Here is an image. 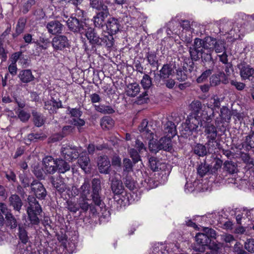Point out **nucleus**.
Listing matches in <instances>:
<instances>
[{
    "label": "nucleus",
    "mask_w": 254,
    "mask_h": 254,
    "mask_svg": "<svg viewBox=\"0 0 254 254\" xmlns=\"http://www.w3.org/2000/svg\"><path fill=\"white\" fill-rule=\"evenodd\" d=\"M109 15V11H98L93 17V22L97 27H102L105 24V19Z\"/></svg>",
    "instance_id": "412c9836"
},
{
    "label": "nucleus",
    "mask_w": 254,
    "mask_h": 254,
    "mask_svg": "<svg viewBox=\"0 0 254 254\" xmlns=\"http://www.w3.org/2000/svg\"><path fill=\"white\" fill-rule=\"evenodd\" d=\"M32 191L39 199H44L46 195L47 191L43 184L39 181H34L31 184Z\"/></svg>",
    "instance_id": "dca6fc26"
},
{
    "label": "nucleus",
    "mask_w": 254,
    "mask_h": 254,
    "mask_svg": "<svg viewBox=\"0 0 254 254\" xmlns=\"http://www.w3.org/2000/svg\"><path fill=\"white\" fill-rule=\"evenodd\" d=\"M57 171L59 173L64 174L70 169V165L61 158L57 159Z\"/></svg>",
    "instance_id": "c756f323"
},
{
    "label": "nucleus",
    "mask_w": 254,
    "mask_h": 254,
    "mask_svg": "<svg viewBox=\"0 0 254 254\" xmlns=\"http://www.w3.org/2000/svg\"><path fill=\"white\" fill-rule=\"evenodd\" d=\"M27 199L29 204L27 208L28 219L32 225H38L40 219L38 215L41 213L42 208L34 197L29 196Z\"/></svg>",
    "instance_id": "423d86ee"
},
{
    "label": "nucleus",
    "mask_w": 254,
    "mask_h": 254,
    "mask_svg": "<svg viewBox=\"0 0 254 254\" xmlns=\"http://www.w3.org/2000/svg\"><path fill=\"white\" fill-rule=\"evenodd\" d=\"M92 190L91 194L92 200L95 205L101 206L102 205V200L101 199L100 192L101 190V181L99 179L94 178L92 181Z\"/></svg>",
    "instance_id": "9b49d317"
},
{
    "label": "nucleus",
    "mask_w": 254,
    "mask_h": 254,
    "mask_svg": "<svg viewBox=\"0 0 254 254\" xmlns=\"http://www.w3.org/2000/svg\"><path fill=\"white\" fill-rule=\"evenodd\" d=\"M206 122L207 123L204 127V135L207 139L205 145L207 146L208 151L212 152L219 145V143L216 140L218 132L216 127L213 124L208 122Z\"/></svg>",
    "instance_id": "20e7f679"
},
{
    "label": "nucleus",
    "mask_w": 254,
    "mask_h": 254,
    "mask_svg": "<svg viewBox=\"0 0 254 254\" xmlns=\"http://www.w3.org/2000/svg\"><path fill=\"white\" fill-rule=\"evenodd\" d=\"M106 27L108 31V33L113 35L119 30L120 25L117 19L111 17L108 19Z\"/></svg>",
    "instance_id": "b1692460"
},
{
    "label": "nucleus",
    "mask_w": 254,
    "mask_h": 254,
    "mask_svg": "<svg viewBox=\"0 0 254 254\" xmlns=\"http://www.w3.org/2000/svg\"><path fill=\"white\" fill-rule=\"evenodd\" d=\"M231 111L226 107L223 106L220 110V114L222 120L225 121H229L232 116Z\"/></svg>",
    "instance_id": "37998d69"
},
{
    "label": "nucleus",
    "mask_w": 254,
    "mask_h": 254,
    "mask_svg": "<svg viewBox=\"0 0 254 254\" xmlns=\"http://www.w3.org/2000/svg\"><path fill=\"white\" fill-rule=\"evenodd\" d=\"M224 168L227 171L231 174H234L237 172V166L232 161H226L224 163Z\"/></svg>",
    "instance_id": "8fccbe9b"
},
{
    "label": "nucleus",
    "mask_w": 254,
    "mask_h": 254,
    "mask_svg": "<svg viewBox=\"0 0 254 254\" xmlns=\"http://www.w3.org/2000/svg\"><path fill=\"white\" fill-rule=\"evenodd\" d=\"M111 189L113 192L116 194L123 192L124 186L121 180L115 177L111 180Z\"/></svg>",
    "instance_id": "cd10ccee"
},
{
    "label": "nucleus",
    "mask_w": 254,
    "mask_h": 254,
    "mask_svg": "<svg viewBox=\"0 0 254 254\" xmlns=\"http://www.w3.org/2000/svg\"><path fill=\"white\" fill-rule=\"evenodd\" d=\"M110 166V161L107 156H100L98 158V167L101 173L108 174Z\"/></svg>",
    "instance_id": "a211bd4d"
},
{
    "label": "nucleus",
    "mask_w": 254,
    "mask_h": 254,
    "mask_svg": "<svg viewBox=\"0 0 254 254\" xmlns=\"http://www.w3.org/2000/svg\"><path fill=\"white\" fill-rule=\"evenodd\" d=\"M176 77L179 81H184L187 79V75L182 69H179L177 70Z\"/></svg>",
    "instance_id": "338daca9"
},
{
    "label": "nucleus",
    "mask_w": 254,
    "mask_h": 254,
    "mask_svg": "<svg viewBox=\"0 0 254 254\" xmlns=\"http://www.w3.org/2000/svg\"><path fill=\"white\" fill-rule=\"evenodd\" d=\"M26 20L24 19H19L16 26V30L18 33H22L25 28Z\"/></svg>",
    "instance_id": "13d9d810"
},
{
    "label": "nucleus",
    "mask_w": 254,
    "mask_h": 254,
    "mask_svg": "<svg viewBox=\"0 0 254 254\" xmlns=\"http://www.w3.org/2000/svg\"><path fill=\"white\" fill-rule=\"evenodd\" d=\"M68 111H69V114L70 115V117L73 118H79L82 115V112L79 109L77 108H70L68 107Z\"/></svg>",
    "instance_id": "bf43d9fd"
},
{
    "label": "nucleus",
    "mask_w": 254,
    "mask_h": 254,
    "mask_svg": "<svg viewBox=\"0 0 254 254\" xmlns=\"http://www.w3.org/2000/svg\"><path fill=\"white\" fill-rule=\"evenodd\" d=\"M221 80L225 84L228 82V80L225 78V74L223 72H219L217 74L212 75L210 78V84L212 86H216L220 83Z\"/></svg>",
    "instance_id": "bb28decb"
},
{
    "label": "nucleus",
    "mask_w": 254,
    "mask_h": 254,
    "mask_svg": "<svg viewBox=\"0 0 254 254\" xmlns=\"http://www.w3.org/2000/svg\"><path fill=\"white\" fill-rule=\"evenodd\" d=\"M89 200L87 197L82 198V197H80L77 201L79 209L81 208L84 212L87 211L88 208L91 207L92 206L88 202V200Z\"/></svg>",
    "instance_id": "ea45409f"
},
{
    "label": "nucleus",
    "mask_w": 254,
    "mask_h": 254,
    "mask_svg": "<svg viewBox=\"0 0 254 254\" xmlns=\"http://www.w3.org/2000/svg\"><path fill=\"white\" fill-rule=\"evenodd\" d=\"M49 33L53 35L60 33L63 30L62 24L57 20L49 22L46 25Z\"/></svg>",
    "instance_id": "5701e85b"
},
{
    "label": "nucleus",
    "mask_w": 254,
    "mask_h": 254,
    "mask_svg": "<svg viewBox=\"0 0 254 254\" xmlns=\"http://www.w3.org/2000/svg\"><path fill=\"white\" fill-rule=\"evenodd\" d=\"M194 152L199 156H203L207 153L206 146L201 144H198L194 147Z\"/></svg>",
    "instance_id": "603ef678"
},
{
    "label": "nucleus",
    "mask_w": 254,
    "mask_h": 254,
    "mask_svg": "<svg viewBox=\"0 0 254 254\" xmlns=\"http://www.w3.org/2000/svg\"><path fill=\"white\" fill-rule=\"evenodd\" d=\"M140 84L144 89H148L152 85L151 78L147 74H145L141 80Z\"/></svg>",
    "instance_id": "49530a36"
},
{
    "label": "nucleus",
    "mask_w": 254,
    "mask_h": 254,
    "mask_svg": "<svg viewBox=\"0 0 254 254\" xmlns=\"http://www.w3.org/2000/svg\"><path fill=\"white\" fill-rule=\"evenodd\" d=\"M90 159L89 157L86 155H82L78 160V163L81 168L85 172H88L89 170Z\"/></svg>",
    "instance_id": "473e14b6"
},
{
    "label": "nucleus",
    "mask_w": 254,
    "mask_h": 254,
    "mask_svg": "<svg viewBox=\"0 0 254 254\" xmlns=\"http://www.w3.org/2000/svg\"><path fill=\"white\" fill-rule=\"evenodd\" d=\"M72 124L77 127L80 131V128L81 127L85 125V122L83 119L77 118H73L71 120Z\"/></svg>",
    "instance_id": "0e129e2a"
},
{
    "label": "nucleus",
    "mask_w": 254,
    "mask_h": 254,
    "mask_svg": "<svg viewBox=\"0 0 254 254\" xmlns=\"http://www.w3.org/2000/svg\"><path fill=\"white\" fill-rule=\"evenodd\" d=\"M6 223L7 226L11 229L17 227V222L15 217L10 213H7L5 215Z\"/></svg>",
    "instance_id": "79ce46f5"
},
{
    "label": "nucleus",
    "mask_w": 254,
    "mask_h": 254,
    "mask_svg": "<svg viewBox=\"0 0 254 254\" xmlns=\"http://www.w3.org/2000/svg\"><path fill=\"white\" fill-rule=\"evenodd\" d=\"M148 100V91H145L137 97L135 102L137 104H142L147 103Z\"/></svg>",
    "instance_id": "5fc2aeb1"
},
{
    "label": "nucleus",
    "mask_w": 254,
    "mask_h": 254,
    "mask_svg": "<svg viewBox=\"0 0 254 254\" xmlns=\"http://www.w3.org/2000/svg\"><path fill=\"white\" fill-rule=\"evenodd\" d=\"M140 90V88L138 83H129L126 88V93L128 96L133 97L139 93Z\"/></svg>",
    "instance_id": "393cba45"
},
{
    "label": "nucleus",
    "mask_w": 254,
    "mask_h": 254,
    "mask_svg": "<svg viewBox=\"0 0 254 254\" xmlns=\"http://www.w3.org/2000/svg\"><path fill=\"white\" fill-rule=\"evenodd\" d=\"M18 235L20 240L21 241L22 244H26L28 241V237L27 233L22 226H19V233Z\"/></svg>",
    "instance_id": "3c124183"
},
{
    "label": "nucleus",
    "mask_w": 254,
    "mask_h": 254,
    "mask_svg": "<svg viewBox=\"0 0 254 254\" xmlns=\"http://www.w3.org/2000/svg\"><path fill=\"white\" fill-rule=\"evenodd\" d=\"M138 130L143 137L149 140L148 146L151 152L156 153L160 150L168 148V146H163V144H160V140L157 142L153 140L154 128L151 124H148L146 120L142 121L138 127Z\"/></svg>",
    "instance_id": "f03ea898"
},
{
    "label": "nucleus",
    "mask_w": 254,
    "mask_h": 254,
    "mask_svg": "<svg viewBox=\"0 0 254 254\" xmlns=\"http://www.w3.org/2000/svg\"><path fill=\"white\" fill-rule=\"evenodd\" d=\"M214 50L217 53L226 51L225 42L223 40H217L211 37L201 39L196 38L193 44L189 48V53L192 60L198 61L200 58L203 62H212L214 64L212 53Z\"/></svg>",
    "instance_id": "f257e3e1"
},
{
    "label": "nucleus",
    "mask_w": 254,
    "mask_h": 254,
    "mask_svg": "<svg viewBox=\"0 0 254 254\" xmlns=\"http://www.w3.org/2000/svg\"><path fill=\"white\" fill-rule=\"evenodd\" d=\"M10 204L14 209L19 211L22 205L21 200L19 196L16 194H12L9 198Z\"/></svg>",
    "instance_id": "2f4dec72"
},
{
    "label": "nucleus",
    "mask_w": 254,
    "mask_h": 254,
    "mask_svg": "<svg viewBox=\"0 0 254 254\" xmlns=\"http://www.w3.org/2000/svg\"><path fill=\"white\" fill-rule=\"evenodd\" d=\"M82 152L81 147L66 145L61 149L62 155L64 158L68 161L76 159Z\"/></svg>",
    "instance_id": "9d476101"
},
{
    "label": "nucleus",
    "mask_w": 254,
    "mask_h": 254,
    "mask_svg": "<svg viewBox=\"0 0 254 254\" xmlns=\"http://www.w3.org/2000/svg\"><path fill=\"white\" fill-rule=\"evenodd\" d=\"M66 23L68 28L74 32L83 33L85 29L87 27L84 23L76 17L71 16L66 21Z\"/></svg>",
    "instance_id": "f8f14e48"
},
{
    "label": "nucleus",
    "mask_w": 254,
    "mask_h": 254,
    "mask_svg": "<svg viewBox=\"0 0 254 254\" xmlns=\"http://www.w3.org/2000/svg\"><path fill=\"white\" fill-rule=\"evenodd\" d=\"M241 158L248 169L253 168V170H254V160L249 154L242 153L241 155Z\"/></svg>",
    "instance_id": "c9c22d12"
},
{
    "label": "nucleus",
    "mask_w": 254,
    "mask_h": 254,
    "mask_svg": "<svg viewBox=\"0 0 254 254\" xmlns=\"http://www.w3.org/2000/svg\"><path fill=\"white\" fill-rule=\"evenodd\" d=\"M190 106L191 109L195 115V117L201 118V115L199 116V114L200 113V111L202 112L203 110H202L201 103L198 100L193 101L190 104Z\"/></svg>",
    "instance_id": "4c0bfd02"
},
{
    "label": "nucleus",
    "mask_w": 254,
    "mask_h": 254,
    "mask_svg": "<svg viewBox=\"0 0 254 254\" xmlns=\"http://www.w3.org/2000/svg\"><path fill=\"white\" fill-rule=\"evenodd\" d=\"M245 248L248 252L254 253V240H247L245 243Z\"/></svg>",
    "instance_id": "680f3d73"
},
{
    "label": "nucleus",
    "mask_w": 254,
    "mask_h": 254,
    "mask_svg": "<svg viewBox=\"0 0 254 254\" xmlns=\"http://www.w3.org/2000/svg\"><path fill=\"white\" fill-rule=\"evenodd\" d=\"M238 24H241L242 26L244 27L249 19L251 18L254 20V13L249 15L244 13H240L238 15Z\"/></svg>",
    "instance_id": "a19ab883"
},
{
    "label": "nucleus",
    "mask_w": 254,
    "mask_h": 254,
    "mask_svg": "<svg viewBox=\"0 0 254 254\" xmlns=\"http://www.w3.org/2000/svg\"><path fill=\"white\" fill-rule=\"evenodd\" d=\"M212 69H209L206 70L201 74V75L199 77H198L197 78V79H196L197 82L198 83L202 82L204 80L206 79L207 77L212 73Z\"/></svg>",
    "instance_id": "69168bd1"
},
{
    "label": "nucleus",
    "mask_w": 254,
    "mask_h": 254,
    "mask_svg": "<svg viewBox=\"0 0 254 254\" xmlns=\"http://www.w3.org/2000/svg\"><path fill=\"white\" fill-rule=\"evenodd\" d=\"M95 109L97 111L104 114H111L115 112L112 106L103 104L95 106Z\"/></svg>",
    "instance_id": "58836bf2"
},
{
    "label": "nucleus",
    "mask_w": 254,
    "mask_h": 254,
    "mask_svg": "<svg viewBox=\"0 0 254 254\" xmlns=\"http://www.w3.org/2000/svg\"><path fill=\"white\" fill-rule=\"evenodd\" d=\"M84 30L85 31V35L92 46L95 47L101 45V38L94 29L91 27H87V28H85Z\"/></svg>",
    "instance_id": "2eb2a0df"
},
{
    "label": "nucleus",
    "mask_w": 254,
    "mask_h": 254,
    "mask_svg": "<svg viewBox=\"0 0 254 254\" xmlns=\"http://www.w3.org/2000/svg\"><path fill=\"white\" fill-rule=\"evenodd\" d=\"M149 163L150 168L153 171H158L159 169H161V167H159L160 165L159 162L155 157H150L149 159Z\"/></svg>",
    "instance_id": "09e8293b"
},
{
    "label": "nucleus",
    "mask_w": 254,
    "mask_h": 254,
    "mask_svg": "<svg viewBox=\"0 0 254 254\" xmlns=\"http://www.w3.org/2000/svg\"><path fill=\"white\" fill-rule=\"evenodd\" d=\"M177 131L175 124L171 121H168L164 125L163 130L164 136L160 139V143L163 146L169 147L167 149H163L165 151L171 152L172 150V138L176 134Z\"/></svg>",
    "instance_id": "39448f33"
},
{
    "label": "nucleus",
    "mask_w": 254,
    "mask_h": 254,
    "mask_svg": "<svg viewBox=\"0 0 254 254\" xmlns=\"http://www.w3.org/2000/svg\"><path fill=\"white\" fill-rule=\"evenodd\" d=\"M197 25L195 22H190L188 20H183L181 23L183 30L178 35L187 43H190L191 41V35L194 32V27Z\"/></svg>",
    "instance_id": "1a4fd4ad"
},
{
    "label": "nucleus",
    "mask_w": 254,
    "mask_h": 254,
    "mask_svg": "<svg viewBox=\"0 0 254 254\" xmlns=\"http://www.w3.org/2000/svg\"><path fill=\"white\" fill-rule=\"evenodd\" d=\"M219 28L222 34H228V38L236 40L240 38L241 35L244 33L245 27L241 24H238V19L235 24L231 21L223 19L220 21Z\"/></svg>",
    "instance_id": "7ed1b4c3"
},
{
    "label": "nucleus",
    "mask_w": 254,
    "mask_h": 254,
    "mask_svg": "<svg viewBox=\"0 0 254 254\" xmlns=\"http://www.w3.org/2000/svg\"><path fill=\"white\" fill-rule=\"evenodd\" d=\"M90 194V181L89 179H85L84 183L79 188L80 197L86 198Z\"/></svg>",
    "instance_id": "a878e982"
},
{
    "label": "nucleus",
    "mask_w": 254,
    "mask_h": 254,
    "mask_svg": "<svg viewBox=\"0 0 254 254\" xmlns=\"http://www.w3.org/2000/svg\"><path fill=\"white\" fill-rule=\"evenodd\" d=\"M220 99L217 96L215 95L207 100L205 105L210 109V112H208L205 109L202 110V118L203 121L211 122L214 117V108H219L220 106Z\"/></svg>",
    "instance_id": "6e6552de"
},
{
    "label": "nucleus",
    "mask_w": 254,
    "mask_h": 254,
    "mask_svg": "<svg viewBox=\"0 0 254 254\" xmlns=\"http://www.w3.org/2000/svg\"><path fill=\"white\" fill-rule=\"evenodd\" d=\"M68 45L67 37L60 35L55 37L52 40V46L57 50H62Z\"/></svg>",
    "instance_id": "f3484780"
},
{
    "label": "nucleus",
    "mask_w": 254,
    "mask_h": 254,
    "mask_svg": "<svg viewBox=\"0 0 254 254\" xmlns=\"http://www.w3.org/2000/svg\"><path fill=\"white\" fill-rule=\"evenodd\" d=\"M208 171V167L205 164H201L197 168V172L201 177L204 176Z\"/></svg>",
    "instance_id": "e2e57ef3"
},
{
    "label": "nucleus",
    "mask_w": 254,
    "mask_h": 254,
    "mask_svg": "<svg viewBox=\"0 0 254 254\" xmlns=\"http://www.w3.org/2000/svg\"><path fill=\"white\" fill-rule=\"evenodd\" d=\"M67 209L71 212H76L78 210H79V206L78 204H76L74 202L72 201H68L67 202Z\"/></svg>",
    "instance_id": "774afa93"
},
{
    "label": "nucleus",
    "mask_w": 254,
    "mask_h": 254,
    "mask_svg": "<svg viewBox=\"0 0 254 254\" xmlns=\"http://www.w3.org/2000/svg\"><path fill=\"white\" fill-rule=\"evenodd\" d=\"M124 173L130 172L132 170V164L130 159L125 158L123 160Z\"/></svg>",
    "instance_id": "6e6d98bb"
},
{
    "label": "nucleus",
    "mask_w": 254,
    "mask_h": 254,
    "mask_svg": "<svg viewBox=\"0 0 254 254\" xmlns=\"http://www.w3.org/2000/svg\"><path fill=\"white\" fill-rule=\"evenodd\" d=\"M174 66L171 64H164L159 71L160 74L157 75L155 74L154 80L159 82L161 79L165 80L169 78L174 72Z\"/></svg>",
    "instance_id": "4468645a"
},
{
    "label": "nucleus",
    "mask_w": 254,
    "mask_h": 254,
    "mask_svg": "<svg viewBox=\"0 0 254 254\" xmlns=\"http://www.w3.org/2000/svg\"><path fill=\"white\" fill-rule=\"evenodd\" d=\"M43 171L48 174H54L57 171V159L48 156L43 159Z\"/></svg>",
    "instance_id": "ddd939ff"
},
{
    "label": "nucleus",
    "mask_w": 254,
    "mask_h": 254,
    "mask_svg": "<svg viewBox=\"0 0 254 254\" xmlns=\"http://www.w3.org/2000/svg\"><path fill=\"white\" fill-rule=\"evenodd\" d=\"M242 147L246 150L254 148V132H250L245 137L242 143Z\"/></svg>",
    "instance_id": "c85d7f7f"
},
{
    "label": "nucleus",
    "mask_w": 254,
    "mask_h": 254,
    "mask_svg": "<svg viewBox=\"0 0 254 254\" xmlns=\"http://www.w3.org/2000/svg\"><path fill=\"white\" fill-rule=\"evenodd\" d=\"M15 254H31V249L26 244H19L15 251Z\"/></svg>",
    "instance_id": "de8ad7c7"
},
{
    "label": "nucleus",
    "mask_w": 254,
    "mask_h": 254,
    "mask_svg": "<svg viewBox=\"0 0 254 254\" xmlns=\"http://www.w3.org/2000/svg\"><path fill=\"white\" fill-rule=\"evenodd\" d=\"M33 117V121L36 126L40 127L44 124L45 119L41 114L33 111L32 112Z\"/></svg>",
    "instance_id": "e433bc0d"
},
{
    "label": "nucleus",
    "mask_w": 254,
    "mask_h": 254,
    "mask_svg": "<svg viewBox=\"0 0 254 254\" xmlns=\"http://www.w3.org/2000/svg\"><path fill=\"white\" fill-rule=\"evenodd\" d=\"M240 75L243 79H250L254 73V69L246 64H241L238 65Z\"/></svg>",
    "instance_id": "aec40b11"
},
{
    "label": "nucleus",
    "mask_w": 254,
    "mask_h": 254,
    "mask_svg": "<svg viewBox=\"0 0 254 254\" xmlns=\"http://www.w3.org/2000/svg\"><path fill=\"white\" fill-rule=\"evenodd\" d=\"M146 58L147 59L148 63L152 67L158 65V61L156 55L153 52H149L147 54Z\"/></svg>",
    "instance_id": "c03bdc74"
},
{
    "label": "nucleus",
    "mask_w": 254,
    "mask_h": 254,
    "mask_svg": "<svg viewBox=\"0 0 254 254\" xmlns=\"http://www.w3.org/2000/svg\"><path fill=\"white\" fill-rule=\"evenodd\" d=\"M30 117V114L23 110H20L18 112V117L23 122H27Z\"/></svg>",
    "instance_id": "4d7b16f0"
},
{
    "label": "nucleus",
    "mask_w": 254,
    "mask_h": 254,
    "mask_svg": "<svg viewBox=\"0 0 254 254\" xmlns=\"http://www.w3.org/2000/svg\"><path fill=\"white\" fill-rule=\"evenodd\" d=\"M203 233H199L195 236V241L197 244L201 246V248H196V251L203 252V247L207 246L210 243L212 238H216V233L214 230L208 227L204 228Z\"/></svg>",
    "instance_id": "0eeeda50"
},
{
    "label": "nucleus",
    "mask_w": 254,
    "mask_h": 254,
    "mask_svg": "<svg viewBox=\"0 0 254 254\" xmlns=\"http://www.w3.org/2000/svg\"><path fill=\"white\" fill-rule=\"evenodd\" d=\"M19 77L23 83H28L34 80V77L30 69L21 71L19 74Z\"/></svg>",
    "instance_id": "7c9ffc66"
},
{
    "label": "nucleus",
    "mask_w": 254,
    "mask_h": 254,
    "mask_svg": "<svg viewBox=\"0 0 254 254\" xmlns=\"http://www.w3.org/2000/svg\"><path fill=\"white\" fill-rule=\"evenodd\" d=\"M129 153L130 157L132 158L134 163L138 162L140 160V156L138 152L135 149H130Z\"/></svg>",
    "instance_id": "052dcab7"
},
{
    "label": "nucleus",
    "mask_w": 254,
    "mask_h": 254,
    "mask_svg": "<svg viewBox=\"0 0 254 254\" xmlns=\"http://www.w3.org/2000/svg\"><path fill=\"white\" fill-rule=\"evenodd\" d=\"M52 184L54 188L60 192H63L66 190V185L64 183V179L62 178H57L52 181Z\"/></svg>",
    "instance_id": "72a5a7b5"
},
{
    "label": "nucleus",
    "mask_w": 254,
    "mask_h": 254,
    "mask_svg": "<svg viewBox=\"0 0 254 254\" xmlns=\"http://www.w3.org/2000/svg\"><path fill=\"white\" fill-rule=\"evenodd\" d=\"M124 181L126 186L130 190H133L136 187V183L129 176H127Z\"/></svg>",
    "instance_id": "864d4df0"
},
{
    "label": "nucleus",
    "mask_w": 254,
    "mask_h": 254,
    "mask_svg": "<svg viewBox=\"0 0 254 254\" xmlns=\"http://www.w3.org/2000/svg\"><path fill=\"white\" fill-rule=\"evenodd\" d=\"M202 122H205L202 118V113H201V118L194 117L190 118L187 122V127L190 131H197L199 126H203Z\"/></svg>",
    "instance_id": "4be33fe9"
},
{
    "label": "nucleus",
    "mask_w": 254,
    "mask_h": 254,
    "mask_svg": "<svg viewBox=\"0 0 254 254\" xmlns=\"http://www.w3.org/2000/svg\"><path fill=\"white\" fill-rule=\"evenodd\" d=\"M101 126L104 129H110L114 125L113 120L109 117H106L101 120Z\"/></svg>",
    "instance_id": "a18cd8bd"
},
{
    "label": "nucleus",
    "mask_w": 254,
    "mask_h": 254,
    "mask_svg": "<svg viewBox=\"0 0 254 254\" xmlns=\"http://www.w3.org/2000/svg\"><path fill=\"white\" fill-rule=\"evenodd\" d=\"M109 3L108 0H89L90 6L98 11L109 10L107 4Z\"/></svg>",
    "instance_id": "6ab92c4d"
},
{
    "label": "nucleus",
    "mask_w": 254,
    "mask_h": 254,
    "mask_svg": "<svg viewBox=\"0 0 254 254\" xmlns=\"http://www.w3.org/2000/svg\"><path fill=\"white\" fill-rule=\"evenodd\" d=\"M101 43L100 46H105L108 48H111L113 46L114 44V38L113 35L107 33V35H105L103 37H101Z\"/></svg>",
    "instance_id": "f704fd0d"
}]
</instances>
